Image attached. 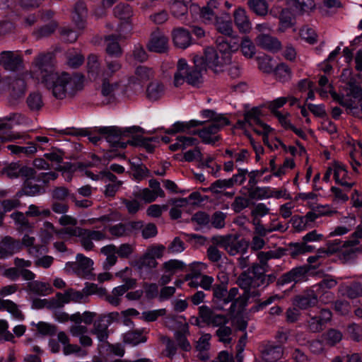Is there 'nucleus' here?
<instances>
[{"instance_id": "f257e3e1", "label": "nucleus", "mask_w": 362, "mask_h": 362, "mask_svg": "<svg viewBox=\"0 0 362 362\" xmlns=\"http://www.w3.org/2000/svg\"><path fill=\"white\" fill-rule=\"evenodd\" d=\"M30 72L32 78L45 83L57 99L73 95L83 86L84 77L81 74L54 72L50 53L39 54L32 62Z\"/></svg>"}, {"instance_id": "f03ea898", "label": "nucleus", "mask_w": 362, "mask_h": 362, "mask_svg": "<svg viewBox=\"0 0 362 362\" xmlns=\"http://www.w3.org/2000/svg\"><path fill=\"white\" fill-rule=\"evenodd\" d=\"M217 49L207 47L202 58V64L214 72L223 71L225 66L231 62V53L239 48L235 38L230 39V42L225 40L222 37L216 40Z\"/></svg>"}, {"instance_id": "7ed1b4c3", "label": "nucleus", "mask_w": 362, "mask_h": 362, "mask_svg": "<svg viewBox=\"0 0 362 362\" xmlns=\"http://www.w3.org/2000/svg\"><path fill=\"white\" fill-rule=\"evenodd\" d=\"M193 60L194 67H189L185 59L178 60L173 79V84L175 87L182 86L185 82L196 87L199 86L203 83L202 71L206 68L202 64V58L195 56Z\"/></svg>"}, {"instance_id": "20e7f679", "label": "nucleus", "mask_w": 362, "mask_h": 362, "mask_svg": "<svg viewBox=\"0 0 362 362\" xmlns=\"http://www.w3.org/2000/svg\"><path fill=\"white\" fill-rule=\"evenodd\" d=\"M228 124L229 121L227 118H221L206 124L204 122V127L194 132L193 134H197L203 143L213 144L219 139L218 132Z\"/></svg>"}, {"instance_id": "39448f33", "label": "nucleus", "mask_w": 362, "mask_h": 362, "mask_svg": "<svg viewBox=\"0 0 362 362\" xmlns=\"http://www.w3.org/2000/svg\"><path fill=\"white\" fill-rule=\"evenodd\" d=\"M119 218V215L116 212H112L110 214L102 216L99 218H88L86 221H81L82 224L86 225H95L97 223H100L101 226H96L95 227L99 228L103 227V229L101 230H87L85 229L86 231H83L85 235L89 236L93 240L100 241L106 238V234L105 233V229L106 228V226L110 221L115 220Z\"/></svg>"}, {"instance_id": "423d86ee", "label": "nucleus", "mask_w": 362, "mask_h": 362, "mask_svg": "<svg viewBox=\"0 0 362 362\" xmlns=\"http://www.w3.org/2000/svg\"><path fill=\"white\" fill-rule=\"evenodd\" d=\"M199 317L195 318L194 324L202 326L200 325L201 319L202 322L205 323L206 325L218 327L223 325H226L228 322V318L221 314H216L209 307L206 305H202L199 308Z\"/></svg>"}, {"instance_id": "0eeeda50", "label": "nucleus", "mask_w": 362, "mask_h": 362, "mask_svg": "<svg viewBox=\"0 0 362 362\" xmlns=\"http://www.w3.org/2000/svg\"><path fill=\"white\" fill-rule=\"evenodd\" d=\"M349 93L346 99L340 100V103L347 107L350 113L354 115L358 114L357 110L362 109V90L361 87L355 83L349 81L348 83Z\"/></svg>"}, {"instance_id": "6e6552de", "label": "nucleus", "mask_w": 362, "mask_h": 362, "mask_svg": "<svg viewBox=\"0 0 362 362\" xmlns=\"http://www.w3.org/2000/svg\"><path fill=\"white\" fill-rule=\"evenodd\" d=\"M93 262L81 254H78L76 262H69L66 264L64 271L67 274H76L78 276H84L93 269Z\"/></svg>"}, {"instance_id": "1a4fd4ad", "label": "nucleus", "mask_w": 362, "mask_h": 362, "mask_svg": "<svg viewBox=\"0 0 362 362\" xmlns=\"http://www.w3.org/2000/svg\"><path fill=\"white\" fill-rule=\"evenodd\" d=\"M0 65L6 70L16 71L23 66L22 57L11 51H3L0 54Z\"/></svg>"}, {"instance_id": "9d476101", "label": "nucleus", "mask_w": 362, "mask_h": 362, "mask_svg": "<svg viewBox=\"0 0 362 362\" xmlns=\"http://www.w3.org/2000/svg\"><path fill=\"white\" fill-rule=\"evenodd\" d=\"M147 47L151 52H164L168 48V39L162 32L157 30L152 33Z\"/></svg>"}, {"instance_id": "9b49d317", "label": "nucleus", "mask_w": 362, "mask_h": 362, "mask_svg": "<svg viewBox=\"0 0 362 362\" xmlns=\"http://www.w3.org/2000/svg\"><path fill=\"white\" fill-rule=\"evenodd\" d=\"M5 174L10 178L22 177L25 178H34L35 171L30 167L23 166L14 163L10 164L4 171Z\"/></svg>"}, {"instance_id": "f8f14e48", "label": "nucleus", "mask_w": 362, "mask_h": 362, "mask_svg": "<svg viewBox=\"0 0 362 362\" xmlns=\"http://www.w3.org/2000/svg\"><path fill=\"white\" fill-rule=\"evenodd\" d=\"M153 77L152 69L145 66H139L136 68L134 74L129 77V85H134L142 87V84Z\"/></svg>"}, {"instance_id": "ddd939ff", "label": "nucleus", "mask_w": 362, "mask_h": 362, "mask_svg": "<svg viewBox=\"0 0 362 362\" xmlns=\"http://www.w3.org/2000/svg\"><path fill=\"white\" fill-rule=\"evenodd\" d=\"M172 38L174 45L180 49H186L192 43L190 33L182 28H175L172 31Z\"/></svg>"}, {"instance_id": "4468645a", "label": "nucleus", "mask_w": 362, "mask_h": 362, "mask_svg": "<svg viewBox=\"0 0 362 362\" xmlns=\"http://www.w3.org/2000/svg\"><path fill=\"white\" fill-rule=\"evenodd\" d=\"M21 250V244L18 240L11 237H5L0 243V259H4Z\"/></svg>"}, {"instance_id": "2eb2a0df", "label": "nucleus", "mask_w": 362, "mask_h": 362, "mask_svg": "<svg viewBox=\"0 0 362 362\" xmlns=\"http://www.w3.org/2000/svg\"><path fill=\"white\" fill-rule=\"evenodd\" d=\"M234 22L240 33H247L252 29V23L246 11L239 7L233 13Z\"/></svg>"}, {"instance_id": "dca6fc26", "label": "nucleus", "mask_w": 362, "mask_h": 362, "mask_svg": "<svg viewBox=\"0 0 362 362\" xmlns=\"http://www.w3.org/2000/svg\"><path fill=\"white\" fill-rule=\"evenodd\" d=\"M225 156L230 158L235 163V168L248 163L250 153L245 148H228L225 151Z\"/></svg>"}, {"instance_id": "f3484780", "label": "nucleus", "mask_w": 362, "mask_h": 362, "mask_svg": "<svg viewBox=\"0 0 362 362\" xmlns=\"http://www.w3.org/2000/svg\"><path fill=\"white\" fill-rule=\"evenodd\" d=\"M255 42L259 47L272 52H276L281 47V44L279 40L272 36L270 34L267 35H257Z\"/></svg>"}, {"instance_id": "a211bd4d", "label": "nucleus", "mask_w": 362, "mask_h": 362, "mask_svg": "<svg viewBox=\"0 0 362 362\" xmlns=\"http://www.w3.org/2000/svg\"><path fill=\"white\" fill-rule=\"evenodd\" d=\"M332 170L334 179L337 184L347 187L352 186L353 184L349 182L348 172L343 163L339 161H334L332 163Z\"/></svg>"}, {"instance_id": "6ab92c4d", "label": "nucleus", "mask_w": 362, "mask_h": 362, "mask_svg": "<svg viewBox=\"0 0 362 362\" xmlns=\"http://www.w3.org/2000/svg\"><path fill=\"white\" fill-rule=\"evenodd\" d=\"M261 108L259 107H252L244 113V120L238 121L235 127L238 129H245L247 127H250L260 121Z\"/></svg>"}, {"instance_id": "aec40b11", "label": "nucleus", "mask_w": 362, "mask_h": 362, "mask_svg": "<svg viewBox=\"0 0 362 362\" xmlns=\"http://www.w3.org/2000/svg\"><path fill=\"white\" fill-rule=\"evenodd\" d=\"M101 132L105 135L106 140L116 148H125L127 144L121 141L122 132L117 127L104 128Z\"/></svg>"}, {"instance_id": "412c9836", "label": "nucleus", "mask_w": 362, "mask_h": 362, "mask_svg": "<svg viewBox=\"0 0 362 362\" xmlns=\"http://www.w3.org/2000/svg\"><path fill=\"white\" fill-rule=\"evenodd\" d=\"M350 163L354 171H358L361 167L362 158V144L360 141L349 142Z\"/></svg>"}, {"instance_id": "4be33fe9", "label": "nucleus", "mask_w": 362, "mask_h": 362, "mask_svg": "<svg viewBox=\"0 0 362 362\" xmlns=\"http://www.w3.org/2000/svg\"><path fill=\"white\" fill-rule=\"evenodd\" d=\"M215 25L216 30L222 33L223 35L227 36L228 38L225 39V40H228L230 42V40L235 38L237 42H238V40L237 37H232L233 33L232 23L229 18V17L226 14L225 16L218 17L215 21Z\"/></svg>"}, {"instance_id": "5701e85b", "label": "nucleus", "mask_w": 362, "mask_h": 362, "mask_svg": "<svg viewBox=\"0 0 362 362\" xmlns=\"http://www.w3.org/2000/svg\"><path fill=\"white\" fill-rule=\"evenodd\" d=\"M10 83L5 85V91H8L11 96L17 99L24 95L26 86L21 78H10Z\"/></svg>"}, {"instance_id": "b1692460", "label": "nucleus", "mask_w": 362, "mask_h": 362, "mask_svg": "<svg viewBox=\"0 0 362 362\" xmlns=\"http://www.w3.org/2000/svg\"><path fill=\"white\" fill-rule=\"evenodd\" d=\"M58 300L64 303H67L71 301L74 303H85L87 300L88 296L81 291H74V289H69L64 293L57 294Z\"/></svg>"}, {"instance_id": "393cba45", "label": "nucleus", "mask_w": 362, "mask_h": 362, "mask_svg": "<svg viewBox=\"0 0 362 362\" xmlns=\"http://www.w3.org/2000/svg\"><path fill=\"white\" fill-rule=\"evenodd\" d=\"M27 288L28 291L41 296H47L53 292V288L49 283L39 281L29 282Z\"/></svg>"}, {"instance_id": "a878e982", "label": "nucleus", "mask_w": 362, "mask_h": 362, "mask_svg": "<svg viewBox=\"0 0 362 362\" xmlns=\"http://www.w3.org/2000/svg\"><path fill=\"white\" fill-rule=\"evenodd\" d=\"M204 123V121L196 119H192L189 122H175L170 129H168L166 133L169 134H174L177 132H186L192 127L203 125Z\"/></svg>"}, {"instance_id": "bb28decb", "label": "nucleus", "mask_w": 362, "mask_h": 362, "mask_svg": "<svg viewBox=\"0 0 362 362\" xmlns=\"http://www.w3.org/2000/svg\"><path fill=\"white\" fill-rule=\"evenodd\" d=\"M100 251L106 256V259L103 264V269L106 270L110 269L117 261L116 246L114 245H108L103 247Z\"/></svg>"}, {"instance_id": "cd10ccee", "label": "nucleus", "mask_w": 362, "mask_h": 362, "mask_svg": "<svg viewBox=\"0 0 362 362\" xmlns=\"http://www.w3.org/2000/svg\"><path fill=\"white\" fill-rule=\"evenodd\" d=\"M86 16L87 9L86 5L83 2L76 3L72 13V18L79 29H83L85 27Z\"/></svg>"}, {"instance_id": "c85d7f7f", "label": "nucleus", "mask_w": 362, "mask_h": 362, "mask_svg": "<svg viewBox=\"0 0 362 362\" xmlns=\"http://www.w3.org/2000/svg\"><path fill=\"white\" fill-rule=\"evenodd\" d=\"M35 238L29 235H25L22 238L21 247L23 245L28 248V252L33 256H37L38 254L46 253L47 249L45 246L34 245Z\"/></svg>"}, {"instance_id": "c756f323", "label": "nucleus", "mask_w": 362, "mask_h": 362, "mask_svg": "<svg viewBox=\"0 0 362 362\" xmlns=\"http://www.w3.org/2000/svg\"><path fill=\"white\" fill-rule=\"evenodd\" d=\"M190 11L192 13H199V18L205 23H211L214 21H216L218 18L213 9L209 7H204L201 9L199 6L196 4H192L190 6Z\"/></svg>"}, {"instance_id": "7c9ffc66", "label": "nucleus", "mask_w": 362, "mask_h": 362, "mask_svg": "<svg viewBox=\"0 0 362 362\" xmlns=\"http://www.w3.org/2000/svg\"><path fill=\"white\" fill-rule=\"evenodd\" d=\"M291 5L300 14L310 13L316 8L315 0H291Z\"/></svg>"}, {"instance_id": "2f4dec72", "label": "nucleus", "mask_w": 362, "mask_h": 362, "mask_svg": "<svg viewBox=\"0 0 362 362\" xmlns=\"http://www.w3.org/2000/svg\"><path fill=\"white\" fill-rule=\"evenodd\" d=\"M135 198L144 201L145 203H151L160 197L159 193L150 189L149 188H137L134 191Z\"/></svg>"}, {"instance_id": "473e14b6", "label": "nucleus", "mask_w": 362, "mask_h": 362, "mask_svg": "<svg viewBox=\"0 0 362 362\" xmlns=\"http://www.w3.org/2000/svg\"><path fill=\"white\" fill-rule=\"evenodd\" d=\"M227 287L222 282L221 284L215 285L213 288V302L217 304L227 305Z\"/></svg>"}, {"instance_id": "72a5a7b5", "label": "nucleus", "mask_w": 362, "mask_h": 362, "mask_svg": "<svg viewBox=\"0 0 362 362\" xmlns=\"http://www.w3.org/2000/svg\"><path fill=\"white\" fill-rule=\"evenodd\" d=\"M306 273L307 269L305 267H300L294 268L283 276V281L284 283L300 281L304 279Z\"/></svg>"}, {"instance_id": "f704fd0d", "label": "nucleus", "mask_w": 362, "mask_h": 362, "mask_svg": "<svg viewBox=\"0 0 362 362\" xmlns=\"http://www.w3.org/2000/svg\"><path fill=\"white\" fill-rule=\"evenodd\" d=\"M0 310L8 311L15 319L23 320V315L18 309L17 305L9 300H3L0 298Z\"/></svg>"}, {"instance_id": "c9c22d12", "label": "nucleus", "mask_w": 362, "mask_h": 362, "mask_svg": "<svg viewBox=\"0 0 362 362\" xmlns=\"http://www.w3.org/2000/svg\"><path fill=\"white\" fill-rule=\"evenodd\" d=\"M271 187H252L248 191V195L252 199H267L271 196Z\"/></svg>"}, {"instance_id": "e433bc0d", "label": "nucleus", "mask_w": 362, "mask_h": 362, "mask_svg": "<svg viewBox=\"0 0 362 362\" xmlns=\"http://www.w3.org/2000/svg\"><path fill=\"white\" fill-rule=\"evenodd\" d=\"M92 333L96 335L100 341H105L108 337L107 325L105 320L100 319L94 322V327Z\"/></svg>"}, {"instance_id": "4c0bfd02", "label": "nucleus", "mask_w": 362, "mask_h": 362, "mask_svg": "<svg viewBox=\"0 0 362 362\" xmlns=\"http://www.w3.org/2000/svg\"><path fill=\"white\" fill-rule=\"evenodd\" d=\"M164 93V86L158 81L151 82L147 87V97L151 100H157Z\"/></svg>"}, {"instance_id": "58836bf2", "label": "nucleus", "mask_w": 362, "mask_h": 362, "mask_svg": "<svg viewBox=\"0 0 362 362\" xmlns=\"http://www.w3.org/2000/svg\"><path fill=\"white\" fill-rule=\"evenodd\" d=\"M362 240V229L360 226L357 227V230L354 233L349 239L344 244V247L354 252L361 248V241Z\"/></svg>"}, {"instance_id": "ea45409f", "label": "nucleus", "mask_w": 362, "mask_h": 362, "mask_svg": "<svg viewBox=\"0 0 362 362\" xmlns=\"http://www.w3.org/2000/svg\"><path fill=\"white\" fill-rule=\"evenodd\" d=\"M119 85L117 82H110L107 78H103L101 86L102 95L109 99L115 97Z\"/></svg>"}, {"instance_id": "a19ab883", "label": "nucleus", "mask_w": 362, "mask_h": 362, "mask_svg": "<svg viewBox=\"0 0 362 362\" xmlns=\"http://www.w3.org/2000/svg\"><path fill=\"white\" fill-rule=\"evenodd\" d=\"M344 223V226H337L330 232L329 236L342 235L347 233L355 226L356 222L354 217H345Z\"/></svg>"}, {"instance_id": "79ce46f5", "label": "nucleus", "mask_w": 362, "mask_h": 362, "mask_svg": "<svg viewBox=\"0 0 362 362\" xmlns=\"http://www.w3.org/2000/svg\"><path fill=\"white\" fill-rule=\"evenodd\" d=\"M106 52L112 57H119L122 54L121 47L118 43L117 38L114 35H109L105 37Z\"/></svg>"}, {"instance_id": "37998d69", "label": "nucleus", "mask_w": 362, "mask_h": 362, "mask_svg": "<svg viewBox=\"0 0 362 362\" xmlns=\"http://www.w3.org/2000/svg\"><path fill=\"white\" fill-rule=\"evenodd\" d=\"M133 14V9L129 4H119L114 8V15L120 20L129 21Z\"/></svg>"}, {"instance_id": "c03bdc74", "label": "nucleus", "mask_w": 362, "mask_h": 362, "mask_svg": "<svg viewBox=\"0 0 362 362\" xmlns=\"http://www.w3.org/2000/svg\"><path fill=\"white\" fill-rule=\"evenodd\" d=\"M240 47L242 54L244 57L248 59L252 58L256 53V47L252 40L248 37H244L241 41Z\"/></svg>"}, {"instance_id": "a18cd8bd", "label": "nucleus", "mask_w": 362, "mask_h": 362, "mask_svg": "<svg viewBox=\"0 0 362 362\" xmlns=\"http://www.w3.org/2000/svg\"><path fill=\"white\" fill-rule=\"evenodd\" d=\"M83 231H86L85 229L81 228H75L70 230L68 233L73 235L79 237L83 248L86 250H90L94 247L93 240L89 236L85 235Z\"/></svg>"}, {"instance_id": "49530a36", "label": "nucleus", "mask_w": 362, "mask_h": 362, "mask_svg": "<svg viewBox=\"0 0 362 362\" xmlns=\"http://www.w3.org/2000/svg\"><path fill=\"white\" fill-rule=\"evenodd\" d=\"M238 288L236 287L231 288L228 291H227V304L235 300L233 303L232 306H236L238 305L240 307L243 308L246 305L247 296H243L236 298L238 295Z\"/></svg>"}, {"instance_id": "de8ad7c7", "label": "nucleus", "mask_w": 362, "mask_h": 362, "mask_svg": "<svg viewBox=\"0 0 362 362\" xmlns=\"http://www.w3.org/2000/svg\"><path fill=\"white\" fill-rule=\"evenodd\" d=\"M258 68L264 73L271 74L275 69L273 59L268 55H263L257 58Z\"/></svg>"}, {"instance_id": "09e8293b", "label": "nucleus", "mask_w": 362, "mask_h": 362, "mask_svg": "<svg viewBox=\"0 0 362 362\" xmlns=\"http://www.w3.org/2000/svg\"><path fill=\"white\" fill-rule=\"evenodd\" d=\"M273 72L276 78L281 82L287 81L291 78V71L284 63L278 64Z\"/></svg>"}, {"instance_id": "8fccbe9b", "label": "nucleus", "mask_w": 362, "mask_h": 362, "mask_svg": "<svg viewBox=\"0 0 362 362\" xmlns=\"http://www.w3.org/2000/svg\"><path fill=\"white\" fill-rule=\"evenodd\" d=\"M250 8L258 16H265L268 12V4L265 0H249Z\"/></svg>"}, {"instance_id": "3c124183", "label": "nucleus", "mask_w": 362, "mask_h": 362, "mask_svg": "<svg viewBox=\"0 0 362 362\" xmlns=\"http://www.w3.org/2000/svg\"><path fill=\"white\" fill-rule=\"evenodd\" d=\"M26 216L27 215L21 212H14L11 215L18 229L22 231L28 230L33 227L32 224L30 223L26 218Z\"/></svg>"}, {"instance_id": "603ef678", "label": "nucleus", "mask_w": 362, "mask_h": 362, "mask_svg": "<svg viewBox=\"0 0 362 362\" xmlns=\"http://www.w3.org/2000/svg\"><path fill=\"white\" fill-rule=\"evenodd\" d=\"M319 86L320 89L319 90L320 95L322 97H327V93H329L334 99H338L337 94L332 90V85L328 83V79L325 76H321L319 79Z\"/></svg>"}, {"instance_id": "864d4df0", "label": "nucleus", "mask_w": 362, "mask_h": 362, "mask_svg": "<svg viewBox=\"0 0 362 362\" xmlns=\"http://www.w3.org/2000/svg\"><path fill=\"white\" fill-rule=\"evenodd\" d=\"M146 341V337L139 332H129L124 335V342L132 346H136Z\"/></svg>"}, {"instance_id": "5fc2aeb1", "label": "nucleus", "mask_w": 362, "mask_h": 362, "mask_svg": "<svg viewBox=\"0 0 362 362\" xmlns=\"http://www.w3.org/2000/svg\"><path fill=\"white\" fill-rule=\"evenodd\" d=\"M187 3L180 1H175L170 6V11L173 16L180 18L187 13Z\"/></svg>"}, {"instance_id": "6e6d98bb", "label": "nucleus", "mask_w": 362, "mask_h": 362, "mask_svg": "<svg viewBox=\"0 0 362 362\" xmlns=\"http://www.w3.org/2000/svg\"><path fill=\"white\" fill-rule=\"evenodd\" d=\"M127 291L122 285L114 288L110 295L107 296V300L113 305H118L120 303V297Z\"/></svg>"}, {"instance_id": "4d7b16f0", "label": "nucleus", "mask_w": 362, "mask_h": 362, "mask_svg": "<svg viewBox=\"0 0 362 362\" xmlns=\"http://www.w3.org/2000/svg\"><path fill=\"white\" fill-rule=\"evenodd\" d=\"M283 255L281 250H269L259 252L257 255L258 259L263 267L267 265V262L271 259H279Z\"/></svg>"}, {"instance_id": "13d9d810", "label": "nucleus", "mask_w": 362, "mask_h": 362, "mask_svg": "<svg viewBox=\"0 0 362 362\" xmlns=\"http://www.w3.org/2000/svg\"><path fill=\"white\" fill-rule=\"evenodd\" d=\"M106 177L112 182L106 185L105 194L107 197H113L116 192L119 189L122 182L119 181L116 182V177L110 173L107 174Z\"/></svg>"}, {"instance_id": "bf43d9fd", "label": "nucleus", "mask_w": 362, "mask_h": 362, "mask_svg": "<svg viewBox=\"0 0 362 362\" xmlns=\"http://www.w3.org/2000/svg\"><path fill=\"white\" fill-rule=\"evenodd\" d=\"M33 178H25V182L23 187V193L28 196H35L41 193V188L36 184H32Z\"/></svg>"}, {"instance_id": "052dcab7", "label": "nucleus", "mask_w": 362, "mask_h": 362, "mask_svg": "<svg viewBox=\"0 0 362 362\" xmlns=\"http://www.w3.org/2000/svg\"><path fill=\"white\" fill-rule=\"evenodd\" d=\"M206 269V265L202 262H195L189 265L190 272L185 276L186 280L197 279Z\"/></svg>"}, {"instance_id": "680f3d73", "label": "nucleus", "mask_w": 362, "mask_h": 362, "mask_svg": "<svg viewBox=\"0 0 362 362\" xmlns=\"http://www.w3.org/2000/svg\"><path fill=\"white\" fill-rule=\"evenodd\" d=\"M185 263L177 259H170L163 264V268L166 273L174 274L178 271L182 270Z\"/></svg>"}, {"instance_id": "e2e57ef3", "label": "nucleus", "mask_w": 362, "mask_h": 362, "mask_svg": "<svg viewBox=\"0 0 362 362\" xmlns=\"http://www.w3.org/2000/svg\"><path fill=\"white\" fill-rule=\"evenodd\" d=\"M230 187H232V186L228 179L218 180L213 182L209 189H204V191L209 190L214 194H219L223 189Z\"/></svg>"}, {"instance_id": "0e129e2a", "label": "nucleus", "mask_w": 362, "mask_h": 362, "mask_svg": "<svg viewBox=\"0 0 362 362\" xmlns=\"http://www.w3.org/2000/svg\"><path fill=\"white\" fill-rule=\"evenodd\" d=\"M237 173L234 174L230 178H228L231 186L235 185H241L246 180V175L248 173V170L246 168H236Z\"/></svg>"}, {"instance_id": "69168bd1", "label": "nucleus", "mask_w": 362, "mask_h": 362, "mask_svg": "<svg viewBox=\"0 0 362 362\" xmlns=\"http://www.w3.org/2000/svg\"><path fill=\"white\" fill-rule=\"evenodd\" d=\"M300 35L302 39L310 44H314L317 40V35L315 30L307 26L301 28Z\"/></svg>"}, {"instance_id": "338daca9", "label": "nucleus", "mask_w": 362, "mask_h": 362, "mask_svg": "<svg viewBox=\"0 0 362 362\" xmlns=\"http://www.w3.org/2000/svg\"><path fill=\"white\" fill-rule=\"evenodd\" d=\"M250 127H251L257 134L262 135L263 139L266 136L269 137L273 132V129L272 127L261 120L253 125H251Z\"/></svg>"}, {"instance_id": "774afa93", "label": "nucleus", "mask_w": 362, "mask_h": 362, "mask_svg": "<svg viewBox=\"0 0 362 362\" xmlns=\"http://www.w3.org/2000/svg\"><path fill=\"white\" fill-rule=\"evenodd\" d=\"M283 356V349L281 346H274L268 349L264 356V360L268 362H276Z\"/></svg>"}]
</instances>
